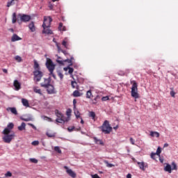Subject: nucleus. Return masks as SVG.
<instances>
[{"label":"nucleus","mask_w":178,"mask_h":178,"mask_svg":"<svg viewBox=\"0 0 178 178\" xmlns=\"http://www.w3.org/2000/svg\"><path fill=\"white\" fill-rule=\"evenodd\" d=\"M3 134H4L2 138L3 141L6 144H10V143H12V140H13V138L15 137V133L10 134L8 129H4L3 131Z\"/></svg>","instance_id":"nucleus-1"},{"label":"nucleus","mask_w":178,"mask_h":178,"mask_svg":"<svg viewBox=\"0 0 178 178\" xmlns=\"http://www.w3.org/2000/svg\"><path fill=\"white\" fill-rule=\"evenodd\" d=\"M46 67L49 72V76H52L53 79H54V80H56V75L54 74V70H55V67H56V65L54 63V62L52 61V60H51V58H47Z\"/></svg>","instance_id":"nucleus-2"},{"label":"nucleus","mask_w":178,"mask_h":178,"mask_svg":"<svg viewBox=\"0 0 178 178\" xmlns=\"http://www.w3.org/2000/svg\"><path fill=\"white\" fill-rule=\"evenodd\" d=\"M131 84H132L131 95L135 99L140 98V95L138 94V85L136 81H131Z\"/></svg>","instance_id":"nucleus-3"},{"label":"nucleus","mask_w":178,"mask_h":178,"mask_svg":"<svg viewBox=\"0 0 178 178\" xmlns=\"http://www.w3.org/2000/svg\"><path fill=\"white\" fill-rule=\"evenodd\" d=\"M50 81L45 79H44V83H41L42 87H44V88H47V91L48 94H54L55 92V88L54 86L49 84Z\"/></svg>","instance_id":"nucleus-4"},{"label":"nucleus","mask_w":178,"mask_h":178,"mask_svg":"<svg viewBox=\"0 0 178 178\" xmlns=\"http://www.w3.org/2000/svg\"><path fill=\"white\" fill-rule=\"evenodd\" d=\"M102 131L104 133V134H110L111 131H112V127L109 124V121L105 120L100 127Z\"/></svg>","instance_id":"nucleus-5"},{"label":"nucleus","mask_w":178,"mask_h":178,"mask_svg":"<svg viewBox=\"0 0 178 178\" xmlns=\"http://www.w3.org/2000/svg\"><path fill=\"white\" fill-rule=\"evenodd\" d=\"M57 59H56V62L57 63H59V65H64L65 63L67 62V63H70V65L72 66V65H73L72 63V60H73V59H74L73 57H71L70 59H66V60H60L62 59V58H60V56H57Z\"/></svg>","instance_id":"nucleus-6"},{"label":"nucleus","mask_w":178,"mask_h":178,"mask_svg":"<svg viewBox=\"0 0 178 178\" xmlns=\"http://www.w3.org/2000/svg\"><path fill=\"white\" fill-rule=\"evenodd\" d=\"M33 74L35 81H41V79H42V72L40 70H35L33 72Z\"/></svg>","instance_id":"nucleus-7"},{"label":"nucleus","mask_w":178,"mask_h":178,"mask_svg":"<svg viewBox=\"0 0 178 178\" xmlns=\"http://www.w3.org/2000/svg\"><path fill=\"white\" fill-rule=\"evenodd\" d=\"M18 17L20 18L21 22L26 23L31 20V16L26 14H18Z\"/></svg>","instance_id":"nucleus-8"},{"label":"nucleus","mask_w":178,"mask_h":178,"mask_svg":"<svg viewBox=\"0 0 178 178\" xmlns=\"http://www.w3.org/2000/svg\"><path fill=\"white\" fill-rule=\"evenodd\" d=\"M52 18L51 17H44L42 27H51Z\"/></svg>","instance_id":"nucleus-9"},{"label":"nucleus","mask_w":178,"mask_h":178,"mask_svg":"<svg viewBox=\"0 0 178 178\" xmlns=\"http://www.w3.org/2000/svg\"><path fill=\"white\" fill-rule=\"evenodd\" d=\"M64 169L66 170V172L67 173V175H69V176H70L71 177H73V178L76 177V172H74L71 169H69V168L67 166H64Z\"/></svg>","instance_id":"nucleus-10"},{"label":"nucleus","mask_w":178,"mask_h":178,"mask_svg":"<svg viewBox=\"0 0 178 178\" xmlns=\"http://www.w3.org/2000/svg\"><path fill=\"white\" fill-rule=\"evenodd\" d=\"M140 169L141 170H145V168H148V163L144 162H138L137 163Z\"/></svg>","instance_id":"nucleus-11"},{"label":"nucleus","mask_w":178,"mask_h":178,"mask_svg":"<svg viewBox=\"0 0 178 178\" xmlns=\"http://www.w3.org/2000/svg\"><path fill=\"white\" fill-rule=\"evenodd\" d=\"M13 86H14L16 91H19V90H20V88H22V85L20 84L19 81L17 80L14 81Z\"/></svg>","instance_id":"nucleus-12"},{"label":"nucleus","mask_w":178,"mask_h":178,"mask_svg":"<svg viewBox=\"0 0 178 178\" xmlns=\"http://www.w3.org/2000/svg\"><path fill=\"white\" fill-rule=\"evenodd\" d=\"M55 115L56 116H57L58 119H62L63 118H65V115L63 114H62V113L60 112L59 110L56 109L55 110Z\"/></svg>","instance_id":"nucleus-13"},{"label":"nucleus","mask_w":178,"mask_h":178,"mask_svg":"<svg viewBox=\"0 0 178 178\" xmlns=\"http://www.w3.org/2000/svg\"><path fill=\"white\" fill-rule=\"evenodd\" d=\"M29 30L31 31V33H34L35 31V25L34 24L33 22H31L29 26H28Z\"/></svg>","instance_id":"nucleus-14"},{"label":"nucleus","mask_w":178,"mask_h":178,"mask_svg":"<svg viewBox=\"0 0 178 178\" xmlns=\"http://www.w3.org/2000/svg\"><path fill=\"white\" fill-rule=\"evenodd\" d=\"M56 122L57 123H65V122H69V118H66V117L63 118H57Z\"/></svg>","instance_id":"nucleus-15"},{"label":"nucleus","mask_w":178,"mask_h":178,"mask_svg":"<svg viewBox=\"0 0 178 178\" xmlns=\"http://www.w3.org/2000/svg\"><path fill=\"white\" fill-rule=\"evenodd\" d=\"M74 113L76 118V119H81V114L80 113V111H79V109L74 108Z\"/></svg>","instance_id":"nucleus-16"},{"label":"nucleus","mask_w":178,"mask_h":178,"mask_svg":"<svg viewBox=\"0 0 178 178\" xmlns=\"http://www.w3.org/2000/svg\"><path fill=\"white\" fill-rule=\"evenodd\" d=\"M43 34H52V31L49 29V27H43Z\"/></svg>","instance_id":"nucleus-17"},{"label":"nucleus","mask_w":178,"mask_h":178,"mask_svg":"<svg viewBox=\"0 0 178 178\" xmlns=\"http://www.w3.org/2000/svg\"><path fill=\"white\" fill-rule=\"evenodd\" d=\"M101 97L97 95L94 99H92V104L97 105L98 104V99H100Z\"/></svg>","instance_id":"nucleus-18"},{"label":"nucleus","mask_w":178,"mask_h":178,"mask_svg":"<svg viewBox=\"0 0 178 178\" xmlns=\"http://www.w3.org/2000/svg\"><path fill=\"white\" fill-rule=\"evenodd\" d=\"M19 40H22V38L16 34H14L11 38V41L13 42H15V41H19Z\"/></svg>","instance_id":"nucleus-19"},{"label":"nucleus","mask_w":178,"mask_h":178,"mask_svg":"<svg viewBox=\"0 0 178 178\" xmlns=\"http://www.w3.org/2000/svg\"><path fill=\"white\" fill-rule=\"evenodd\" d=\"M93 140H94L95 144H98L99 145H104V142L102 141V140L98 139L95 137L93 138Z\"/></svg>","instance_id":"nucleus-20"},{"label":"nucleus","mask_w":178,"mask_h":178,"mask_svg":"<svg viewBox=\"0 0 178 178\" xmlns=\"http://www.w3.org/2000/svg\"><path fill=\"white\" fill-rule=\"evenodd\" d=\"M22 103L24 106H26V108H29V106H30V104H29V100H27V99H22Z\"/></svg>","instance_id":"nucleus-21"},{"label":"nucleus","mask_w":178,"mask_h":178,"mask_svg":"<svg viewBox=\"0 0 178 178\" xmlns=\"http://www.w3.org/2000/svg\"><path fill=\"white\" fill-rule=\"evenodd\" d=\"M164 170L165 172H168V173H172V166L170 164H167L166 166L164 168Z\"/></svg>","instance_id":"nucleus-22"},{"label":"nucleus","mask_w":178,"mask_h":178,"mask_svg":"<svg viewBox=\"0 0 178 178\" xmlns=\"http://www.w3.org/2000/svg\"><path fill=\"white\" fill-rule=\"evenodd\" d=\"M7 111H10V112L13 113V115H17V110H16V108L15 107H9L7 108Z\"/></svg>","instance_id":"nucleus-23"},{"label":"nucleus","mask_w":178,"mask_h":178,"mask_svg":"<svg viewBox=\"0 0 178 178\" xmlns=\"http://www.w3.org/2000/svg\"><path fill=\"white\" fill-rule=\"evenodd\" d=\"M18 130H19V131H23V130H26V123L22 122L21 126L18 127Z\"/></svg>","instance_id":"nucleus-24"},{"label":"nucleus","mask_w":178,"mask_h":178,"mask_svg":"<svg viewBox=\"0 0 178 178\" xmlns=\"http://www.w3.org/2000/svg\"><path fill=\"white\" fill-rule=\"evenodd\" d=\"M58 30L60 31H66V26H63V24L60 22L58 26Z\"/></svg>","instance_id":"nucleus-25"},{"label":"nucleus","mask_w":178,"mask_h":178,"mask_svg":"<svg viewBox=\"0 0 178 178\" xmlns=\"http://www.w3.org/2000/svg\"><path fill=\"white\" fill-rule=\"evenodd\" d=\"M66 115L67 118H65V119H69V120H70V117L72 116V109L68 108L66 111Z\"/></svg>","instance_id":"nucleus-26"},{"label":"nucleus","mask_w":178,"mask_h":178,"mask_svg":"<svg viewBox=\"0 0 178 178\" xmlns=\"http://www.w3.org/2000/svg\"><path fill=\"white\" fill-rule=\"evenodd\" d=\"M57 49H58V52L60 53L62 52L63 54H64V55H67V51H66L65 50H63L60 48V46L57 45Z\"/></svg>","instance_id":"nucleus-27"},{"label":"nucleus","mask_w":178,"mask_h":178,"mask_svg":"<svg viewBox=\"0 0 178 178\" xmlns=\"http://www.w3.org/2000/svg\"><path fill=\"white\" fill-rule=\"evenodd\" d=\"M150 136L151 137H156L158 138H159V133L156 131H151Z\"/></svg>","instance_id":"nucleus-28"},{"label":"nucleus","mask_w":178,"mask_h":178,"mask_svg":"<svg viewBox=\"0 0 178 178\" xmlns=\"http://www.w3.org/2000/svg\"><path fill=\"white\" fill-rule=\"evenodd\" d=\"M35 70H40V64L37 62V60H34V66Z\"/></svg>","instance_id":"nucleus-29"},{"label":"nucleus","mask_w":178,"mask_h":178,"mask_svg":"<svg viewBox=\"0 0 178 178\" xmlns=\"http://www.w3.org/2000/svg\"><path fill=\"white\" fill-rule=\"evenodd\" d=\"M15 60L16 62H18V63H20V62H23V59L19 56H15L14 57Z\"/></svg>","instance_id":"nucleus-30"},{"label":"nucleus","mask_w":178,"mask_h":178,"mask_svg":"<svg viewBox=\"0 0 178 178\" xmlns=\"http://www.w3.org/2000/svg\"><path fill=\"white\" fill-rule=\"evenodd\" d=\"M17 22V16H16V13H14L13 14L12 23L13 24H15V23H16Z\"/></svg>","instance_id":"nucleus-31"},{"label":"nucleus","mask_w":178,"mask_h":178,"mask_svg":"<svg viewBox=\"0 0 178 178\" xmlns=\"http://www.w3.org/2000/svg\"><path fill=\"white\" fill-rule=\"evenodd\" d=\"M13 127H15V124H13V123L10 122L8 124L7 128H5V129H8L10 133V130H12V129H13Z\"/></svg>","instance_id":"nucleus-32"},{"label":"nucleus","mask_w":178,"mask_h":178,"mask_svg":"<svg viewBox=\"0 0 178 178\" xmlns=\"http://www.w3.org/2000/svg\"><path fill=\"white\" fill-rule=\"evenodd\" d=\"M91 97H92V92H91V90H88L86 92V98L91 99Z\"/></svg>","instance_id":"nucleus-33"},{"label":"nucleus","mask_w":178,"mask_h":178,"mask_svg":"<svg viewBox=\"0 0 178 178\" xmlns=\"http://www.w3.org/2000/svg\"><path fill=\"white\" fill-rule=\"evenodd\" d=\"M89 116H90V118H92V120H95V112L90 111L89 113Z\"/></svg>","instance_id":"nucleus-34"},{"label":"nucleus","mask_w":178,"mask_h":178,"mask_svg":"<svg viewBox=\"0 0 178 178\" xmlns=\"http://www.w3.org/2000/svg\"><path fill=\"white\" fill-rule=\"evenodd\" d=\"M57 74L58 77H60V80H63L64 76H63V74L62 73V71L60 70L57 71Z\"/></svg>","instance_id":"nucleus-35"},{"label":"nucleus","mask_w":178,"mask_h":178,"mask_svg":"<svg viewBox=\"0 0 178 178\" xmlns=\"http://www.w3.org/2000/svg\"><path fill=\"white\" fill-rule=\"evenodd\" d=\"M104 163L106 165L107 168H113V166H115V165L109 163V162L106 160L104 161Z\"/></svg>","instance_id":"nucleus-36"},{"label":"nucleus","mask_w":178,"mask_h":178,"mask_svg":"<svg viewBox=\"0 0 178 178\" xmlns=\"http://www.w3.org/2000/svg\"><path fill=\"white\" fill-rule=\"evenodd\" d=\"M33 91L34 92H36V94H40V95H42V92H41V89L34 88Z\"/></svg>","instance_id":"nucleus-37"},{"label":"nucleus","mask_w":178,"mask_h":178,"mask_svg":"<svg viewBox=\"0 0 178 178\" xmlns=\"http://www.w3.org/2000/svg\"><path fill=\"white\" fill-rule=\"evenodd\" d=\"M54 151H56V152H58V154H62V150L60 149V147H59V146L54 147Z\"/></svg>","instance_id":"nucleus-38"},{"label":"nucleus","mask_w":178,"mask_h":178,"mask_svg":"<svg viewBox=\"0 0 178 178\" xmlns=\"http://www.w3.org/2000/svg\"><path fill=\"white\" fill-rule=\"evenodd\" d=\"M22 120H24V122H33V118L28 117L26 118H22Z\"/></svg>","instance_id":"nucleus-39"},{"label":"nucleus","mask_w":178,"mask_h":178,"mask_svg":"<svg viewBox=\"0 0 178 178\" xmlns=\"http://www.w3.org/2000/svg\"><path fill=\"white\" fill-rule=\"evenodd\" d=\"M171 165H172V168H171L172 170H177V165L176 164V163L172 162Z\"/></svg>","instance_id":"nucleus-40"},{"label":"nucleus","mask_w":178,"mask_h":178,"mask_svg":"<svg viewBox=\"0 0 178 178\" xmlns=\"http://www.w3.org/2000/svg\"><path fill=\"white\" fill-rule=\"evenodd\" d=\"M80 95H81L80 94V92H79V90L74 91V92H73L74 97H80Z\"/></svg>","instance_id":"nucleus-41"},{"label":"nucleus","mask_w":178,"mask_h":178,"mask_svg":"<svg viewBox=\"0 0 178 178\" xmlns=\"http://www.w3.org/2000/svg\"><path fill=\"white\" fill-rule=\"evenodd\" d=\"M161 152H162V149L159 147L156 149V152L155 153L156 155H159V156L161 155Z\"/></svg>","instance_id":"nucleus-42"},{"label":"nucleus","mask_w":178,"mask_h":178,"mask_svg":"<svg viewBox=\"0 0 178 178\" xmlns=\"http://www.w3.org/2000/svg\"><path fill=\"white\" fill-rule=\"evenodd\" d=\"M15 0H9L8 2L7 3V8H10V6H12L13 5V1Z\"/></svg>","instance_id":"nucleus-43"},{"label":"nucleus","mask_w":178,"mask_h":178,"mask_svg":"<svg viewBox=\"0 0 178 178\" xmlns=\"http://www.w3.org/2000/svg\"><path fill=\"white\" fill-rule=\"evenodd\" d=\"M71 86L72 88H76V87H77V82L72 81L71 82Z\"/></svg>","instance_id":"nucleus-44"},{"label":"nucleus","mask_w":178,"mask_h":178,"mask_svg":"<svg viewBox=\"0 0 178 178\" xmlns=\"http://www.w3.org/2000/svg\"><path fill=\"white\" fill-rule=\"evenodd\" d=\"M43 119L44 120H47V122H52V118L47 116H43Z\"/></svg>","instance_id":"nucleus-45"},{"label":"nucleus","mask_w":178,"mask_h":178,"mask_svg":"<svg viewBox=\"0 0 178 178\" xmlns=\"http://www.w3.org/2000/svg\"><path fill=\"white\" fill-rule=\"evenodd\" d=\"M67 69L69 70L68 71L69 74H72L73 72H74V70L70 67H68Z\"/></svg>","instance_id":"nucleus-46"},{"label":"nucleus","mask_w":178,"mask_h":178,"mask_svg":"<svg viewBox=\"0 0 178 178\" xmlns=\"http://www.w3.org/2000/svg\"><path fill=\"white\" fill-rule=\"evenodd\" d=\"M170 94L172 98H175V95H176V92L173 91V88H172V90L170 91Z\"/></svg>","instance_id":"nucleus-47"},{"label":"nucleus","mask_w":178,"mask_h":178,"mask_svg":"<svg viewBox=\"0 0 178 178\" xmlns=\"http://www.w3.org/2000/svg\"><path fill=\"white\" fill-rule=\"evenodd\" d=\"M30 161L32 162V163H38V160L35 159H30Z\"/></svg>","instance_id":"nucleus-48"},{"label":"nucleus","mask_w":178,"mask_h":178,"mask_svg":"<svg viewBox=\"0 0 178 178\" xmlns=\"http://www.w3.org/2000/svg\"><path fill=\"white\" fill-rule=\"evenodd\" d=\"M6 177H12V172L8 171L6 175H5Z\"/></svg>","instance_id":"nucleus-49"},{"label":"nucleus","mask_w":178,"mask_h":178,"mask_svg":"<svg viewBox=\"0 0 178 178\" xmlns=\"http://www.w3.org/2000/svg\"><path fill=\"white\" fill-rule=\"evenodd\" d=\"M28 125L31 126V127H32V129H33V130H37V127L34 124H33L31 123H28Z\"/></svg>","instance_id":"nucleus-50"},{"label":"nucleus","mask_w":178,"mask_h":178,"mask_svg":"<svg viewBox=\"0 0 178 178\" xmlns=\"http://www.w3.org/2000/svg\"><path fill=\"white\" fill-rule=\"evenodd\" d=\"M75 127L73 126V127H70L67 128V131L70 132L73 131V130H74Z\"/></svg>","instance_id":"nucleus-51"},{"label":"nucleus","mask_w":178,"mask_h":178,"mask_svg":"<svg viewBox=\"0 0 178 178\" xmlns=\"http://www.w3.org/2000/svg\"><path fill=\"white\" fill-rule=\"evenodd\" d=\"M32 145H38L40 144V142L38 140H34L32 142Z\"/></svg>","instance_id":"nucleus-52"},{"label":"nucleus","mask_w":178,"mask_h":178,"mask_svg":"<svg viewBox=\"0 0 178 178\" xmlns=\"http://www.w3.org/2000/svg\"><path fill=\"white\" fill-rule=\"evenodd\" d=\"M109 100V97L105 96L102 98V101H108Z\"/></svg>","instance_id":"nucleus-53"},{"label":"nucleus","mask_w":178,"mask_h":178,"mask_svg":"<svg viewBox=\"0 0 178 178\" xmlns=\"http://www.w3.org/2000/svg\"><path fill=\"white\" fill-rule=\"evenodd\" d=\"M118 74L119 76H125L126 73L123 71H119Z\"/></svg>","instance_id":"nucleus-54"},{"label":"nucleus","mask_w":178,"mask_h":178,"mask_svg":"<svg viewBox=\"0 0 178 178\" xmlns=\"http://www.w3.org/2000/svg\"><path fill=\"white\" fill-rule=\"evenodd\" d=\"M151 158L152 159H155V156H156V154L154 152L151 153Z\"/></svg>","instance_id":"nucleus-55"},{"label":"nucleus","mask_w":178,"mask_h":178,"mask_svg":"<svg viewBox=\"0 0 178 178\" xmlns=\"http://www.w3.org/2000/svg\"><path fill=\"white\" fill-rule=\"evenodd\" d=\"M76 104H77V101L76 100V99H74V100H73L74 109L76 108Z\"/></svg>","instance_id":"nucleus-56"},{"label":"nucleus","mask_w":178,"mask_h":178,"mask_svg":"<svg viewBox=\"0 0 178 178\" xmlns=\"http://www.w3.org/2000/svg\"><path fill=\"white\" fill-rule=\"evenodd\" d=\"M67 39L65 38V39L63 41L62 45H67Z\"/></svg>","instance_id":"nucleus-57"},{"label":"nucleus","mask_w":178,"mask_h":178,"mask_svg":"<svg viewBox=\"0 0 178 178\" xmlns=\"http://www.w3.org/2000/svg\"><path fill=\"white\" fill-rule=\"evenodd\" d=\"M129 140L131 144H132V145H135L134 139H133V138H130Z\"/></svg>","instance_id":"nucleus-58"},{"label":"nucleus","mask_w":178,"mask_h":178,"mask_svg":"<svg viewBox=\"0 0 178 178\" xmlns=\"http://www.w3.org/2000/svg\"><path fill=\"white\" fill-rule=\"evenodd\" d=\"M47 137H54V134H51L49 133H47Z\"/></svg>","instance_id":"nucleus-59"},{"label":"nucleus","mask_w":178,"mask_h":178,"mask_svg":"<svg viewBox=\"0 0 178 178\" xmlns=\"http://www.w3.org/2000/svg\"><path fill=\"white\" fill-rule=\"evenodd\" d=\"M3 73H6V74H8V70L3 68Z\"/></svg>","instance_id":"nucleus-60"},{"label":"nucleus","mask_w":178,"mask_h":178,"mask_svg":"<svg viewBox=\"0 0 178 178\" xmlns=\"http://www.w3.org/2000/svg\"><path fill=\"white\" fill-rule=\"evenodd\" d=\"M163 147H164V148H166V147H169V144L165 143Z\"/></svg>","instance_id":"nucleus-61"},{"label":"nucleus","mask_w":178,"mask_h":178,"mask_svg":"<svg viewBox=\"0 0 178 178\" xmlns=\"http://www.w3.org/2000/svg\"><path fill=\"white\" fill-rule=\"evenodd\" d=\"M127 178H131V174H128L127 175Z\"/></svg>","instance_id":"nucleus-62"},{"label":"nucleus","mask_w":178,"mask_h":178,"mask_svg":"<svg viewBox=\"0 0 178 178\" xmlns=\"http://www.w3.org/2000/svg\"><path fill=\"white\" fill-rule=\"evenodd\" d=\"M81 124H84V120H83V118H81Z\"/></svg>","instance_id":"nucleus-63"},{"label":"nucleus","mask_w":178,"mask_h":178,"mask_svg":"<svg viewBox=\"0 0 178 178\" xmlns=\"http://www.w3.org/2000/svg\"><path fill=\"white\" fill-rule=\"evenodd\" d=\"M9 31H11V33H14L15 30H13V29H10Z\"/></svg>","instance_id":"nucleus-64"}]
</instances>
